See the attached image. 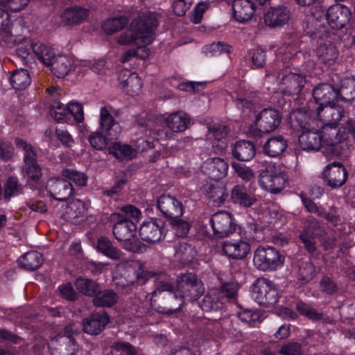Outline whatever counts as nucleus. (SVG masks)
<instances>
[{
    "label": "nucleus",
    "instance_id": "nucleus-60",
    "mask_svg": "<svg viewBox=\"0 0 355 355\" xmlns=\"http://www.w3.org/2000/svg\"><path fill=\"white\" fill-rule=\"evenodd\" d=\"M211 193L213 201L218 205L223 204L228 197L224 187H213L211 189Z\"/></svg>",
    "mask_w": 355,
    "mask_h": 355
},
{
    "label": "nucleus",
    "instance_id": "nucleus-18",
    "mask_svg": "<svg viewBox=\"0 0 355 355\" xmlns=\"http://www.w3.org/2000/svg\"><path fill=\"white\" fill-rule=\"evenodd\" d=\"M109 322L110 318L106 313H92L83 321V331L90 335H98Z\"/></svg>",
    "mask_w": 355,
    "mask_h": 355
},
{
    "label": "nucleus",
    "instance_id": "nucleus-35",
    "mask_svg": "<svg viewBox=\"0 0 355 355\" xmlns=\"http://www.w3.org/2000/svg\"><path fill=\"white\" fill-rule=\"evenodd\" d=\"M338 96L340 100L345 102L355 101V78H345L341 81L338 89Z\"/></svg>",
    "mask_w": 355,
    "mask_h": 355
},
{
    "label": "nucleus",
    "instance_id": "nucleus-64",
    "mask_svg": "<svg viewBox=\"0 0 355 355\" xmlns=\"http://www.w3.org/2000/svg\"><path fill=\"white\" fill-rule=\"evenodd\" d=\"M320 288L323 292L332 294L337 290L336 284L329 277H323L320 282Z\"/></svg>",
    "mask_w": 355,
    "mask_h": 355
},
{
    "label": "nucleus",
    "instance_id": "nucleus-11",
    "mask_svg": "<svg viewBox=\"0 0 355 355\" xmlns=\"http://www.w3.org/2000/svg\"><path fill=\"white\" fill-rule=\"evenodd\" d=\"M351 19V11L345 6L336 4L324 10V19L333 29H341Z\"/></svg>",
    "mask_w": 355,
    "mask_h": 355
},
{
    "label": "nucleus",
    "instance_id": "nucleus-63",
    "mask_svg": "<svg viewBox=\"0 0 355 355\" xmlns=\"http://www.w3.org/2000/svg\"><path fill=\"white\" fill-rule=\"evenodd\" d=\"M113 349L117 352L123 355H134L135 348L128 343L117 342L113 345Z\"/></svg>",
    "mask_w": 355,
    "mask_h": 355
},
{
    "label": "nucleus",
    "instance_id": "nucleus-48",
    "mask_svg": "<svg viewBox=\"0 0 355 355\" xmlns=\"http://www.w3.org/2000/svg\"><path fill=\"white\" fill-rule=\"evenodd\" d=\"M245 0V21L254 17V21H258L260 17H257L256 11L260 7L266 3L269 0Z\"/></svg>",
    "mask_w": 355,
    "mask_h": 355
},
{
    "label": "nucleus",
    "instance_id": "nucleus-21",
    "mask_svg": "<svg viewBox=\"0 0 355 355\" xmlns=\"http://www.w3.org/2000/svg\"><path fill=\"white\" fill-rule=\"evenodd\" d=\"M312 94L318 105L332 104L338 98V89L328 83L318 85L313 90Z\"/></svg>",
    "mask_w": 355,
    "mask_h": 355
},
{
    "label": "nucleus",
    "instance_id": "nucleus-20",
    "mask_svg": "<svg viewBox=\"0 0 355 355\" xmlns=\"http://www.w3.org/2000/svg\"><path fill=\"white\" fill-rule=\"evenodd\" d=\"M290 17V11L286 7H272L264 15V22L270 28H279L285 25Z\"/></svg>",
    "mask_w": 355,
    "mask_h": 355
},
{
    "label": "nucleus",
    "instance_id": "nucleus-2",
    "mask_svg": "<svg viewBox=\"0 0 355 355\" xmlns=\"http://www.w3.org/2000/svg\"><path fill=\"white\" fill-rule=\"evenodd\" d=\"M159 279L160 281L157 283L156 290L152 293V296L154 297L163 291H168L171 297L178 301L175 309H169L166 311L168 314L181 309L184 297H189L192 300H196L202 292L201 282L198 281L196 275L192 273L183 274L178 277V288L175 292H173L172 285L166 282L168 277L166 274H159Z\"/></svg>",
    "mask_w": 355,
    "mask_h": 355
},
{
    "label": "nucleus",
    "instance_id": "nucleus-59",
    "mask_svg": "<svg viewBox=\"0 0 355 355\" xmlns=\"http://www.w3.org/2000/svg\"><path fill=\"white\" fill-rule=\"evenodd\" d=\"M292 117L296 120L302 128H306V125L310 120V116L305 109L300 108L295 110L292 114Z\"/></svg>",
    "mask_w": 355,
    "mask_h": 355
},
{
    "label": "nucleus",
    "instance_id": "nucleus-5",
    "mask_svg": "<svg viewBox=\"0 0 355 355\" xmlns=\"http://www.w3.org/2000/svg\"><path fill=\"white\" fill-rule=\"evenodd\" d=\"M250 292L252 297L260 305L271 306L278 302V291L267 278H258L252 285Z\"/></svg>",
    "mask_w": 355,
    "mask_h": 355
},
{
    "label": "nucleus",
    "instance_id": "nucleus-36",
    "mask_svg": "<svg viewBox=\"0 0 355 355\" xmlns=\"http://www.w3.org/2000/svg\"><path fill=\"white\" fill-rule=\"evenodd\" d=\"M118 300L117 294L112 290H105L98 291L93 298V303L98 307H110L114 305Z\"/></svg>",
    "mask_w": 355,
    "mask_h": 355
},
{
    "label": "nucleus",
    "instance_id": "nucleus-3",
    "mask_svg": "<svg viewBox=\"0 0 355 355\" xmlns=\"http://www.w3.org/2000/svg\"><path fill=\"white\" fill-rule=\"evenodd\" d=\"M281 121L282 116L279 111L272 108L263 109L256 116L254 123L250 125L247 136L253 139H260L263 133L275 130Z\"/></svg>",
    "mask_w": 355,
    "mask_h": 355
},
{
    "label": "nucleus",
    "instance_id": "nucleus-28",
    "mask_svg": "<svg viewBox=\"0 0 355 355\" xmlns=\"http://www.w3.org/2000/svg\"><path fill=\"white\" fill-rule=\"evenodd\" d=\"M287 147V141L282 135L270 138L263 146V151L270 157L282 155Z\"/></svg>",
    "mask_w": 355,
    "mask_h": 355
},
{
    "label": "nucleus",
    "instance_id": "nucleus-9",
    "mask_svg": "<svg viewBox=\"0 0 355 355\" xmlns=\"http://www.w3.org/2000/svg\"><path fill=\"white\" fill-rule=\"evenodd\" d=\"M214 234L218 238H224L232 234L236 224L231 214L226 211H218L210 219Z\"/></svg>",
    "mask_w": 355,
    "mask_h": 355
},
{
    "label": "nucleus",
    "instance_id": "nucleus-26",
    "mask_svg": "<svg viewBox=\"0 0 355 355\" xmlns=\"http://www.w3.org/2000/svg\"><path fill=\"white\" fill-rule=\"evenodd\" d=\"M85 214V203L79 199L71 200L63 209L62 217L71 223H76L79 217Z\"/></svg>",
    "mask_w": 355,
    "mask_h": 355
},
{
    "label": "nucleus",
    "instance_id": "nucleus-13",
    "mask_svg": "<svg viewBox=\"0 0 355 355\" xmlns=\"http://www.w3.org/2000/svg\"><path fill=\"white\" fill-rule=\"evenodd\" d=\"M164 223L160 219H150L144 222L139 229L141 239L148 243H155L164 237Z\"/></svg>",
    "mask_w": 355,
    "mask_h": 355
},
{
    "label": "nucleus",
    "instance_id": "nucleus-1",
    "mask_svg": "<svg viewBox=\"0 0 355 355\" xmlns=\"http://www.w3.org/2000/svg\"><path fill=\"white\" fill-rule=\"evenodd\" d=\"M157 26L155 15L149 13L139 16L131 24V28L123 32L118 38V43L122 45H135L136 57L140 59L148 58L150 51L146 45L155 39V31Z\"/></svg>",
    "mask_w": 355,
    "mask_h": 355
},
{
    "label": "nucleus",
    "instance_id": "nucleus-37",
    "mask_svg": "<svg viewBox=\"0 0 355 355\" xmlns=\"http://www.w3.org/2000/svg\"><path fill=\"white\" fill-rule=\"evenodd\" d=\"M75 285L80 293L88 296H95L101 290L100 286L96 282L87 278H78Z\"/></svg>",
    "mask_w": 355,
    "mask_h": 355
},
{
    "label": "nucleus",
    "instance_id": "nucleus-56",
    "mask_svg": "<svg viewBox=\"0 0 355 355\" xmlns=\"http://www.w3.org/2000/svg\"><path fill=\"white\" fill-rule=\"evenodd\" d=\"M263 319V313L260 310L245 309V322L250 327H257Z\"/></svg>",
    "mask_w": 355,
    "mask_h": 355
},
{
    "label": "nucleus",
    "instance_id": "nucleus-34",
    "mask_svg": "<svg viewBox=\"0 0 355 355\" xmlns=\"http://www.w3.org/2000/svg\"><path fill=\"white\" fill-rule=\"evenodd\" d=\"M88 17V10L80 7L69 8L62 15V21L67 24H73L82 22Z\"/></svg>",
    "mask_w": 355,
    "mask_h": 355
},
{
    "label": "nucleus",
    "instance_id": "nucleus-7",
    "mask_svg": "<svg viewBox=\"0 0 355 355\" xmlns=\"http://www.w3.org/2000/svg\"><path fill=\"white\" fill-rule=\"evenodd\" d=\"M284 259L274 247H259L254 252L253 263L259 270L272 271L282 266Z\"/></svg>",
    "mask_w": 355,
    "mask_h": 355
},
{
    "label": "nucleus",
    "instance_id": "nucleus-24",
    "mask_svg": "<svg viewBox=\"0 0 355 355\" xmlns=\"http://www.w3.org/2000/svg\"><path fill=\"white\" fill-rule=\"evenodd\" d=\"M121 86L130 96H137L141 90L142 81L136 73L123 70L120 74Z\"/></svg>",
    "mask_w": 355,
    "mask_h": 355
},
{
    "label": "nucleus",
    "instance_id": "nucleus-46",
    "mask_svg": "<svg viewBox=\"0 0 355 355\" xmlns=\"http://www.w3.org/2000/svg\"><path fill=\"white\" fill-rule=\"evenodd\" d=\"M22 173L27 179L37 181L42 175V168L37 162L26 164L22 167Z\"/></svg>",
    "mask_w": 355,
    "mask_h": 355
},
{
    "label": "nucleus",
    "instance_id": "nucleus-43",
    "mask_svg": "<svg viewBox=\"0 0 355 355\" xmlns=\"http://www.w3.org/2000/svg\"><path fill=\"white\" fill-rule=\"evenodd\" d=\"M127 23V18L123 16L110 18L104 21L103 29L105 33L112 34L121 30Z\"/></svg>",
    "mask_w": 355,
    "mask_h": 355
},
{
    "label": "nucleus",
    "instance_id": "nucleus-47",
    "mask_svg": "<svg viewBox=\"0 0 355 355\" xmlns=\"http://www.w3.org/2000/svg\"><path fill=\"white\" fill-rule=\"evenodd\" d=\"M315 267L310 261L302 262L299 266L298 276L302 284H304L311 281L314 275Z\"/></svg>",
    "mask_w": 355,
    "mask_h": 355
},
{
    "label": "nucleus",
    "instance_id": "nucleus-40",
    "mask_svg": "<svg viewBox=\"0 0 355 355\" xmlns=\"http://www.w3.org/2000/svg\"><path fill=\"white\" fill-rule=\"evenodd\" d=\"M97 249L110 259H121V252L113 246L111 241L105 237L102 236L98 239Z\"/></svg>",
    "mask_w": 355,
    "mask_h": 355
},
{
    "label": "nucleus",
    "instance_id": "nucleus-4",
    "mask_svg": "<svg viewBox=\"0 0 355 355\" xmlns=\"http://www.w3.org/2000/svg\"><path fill=\"white\" fill-rule=\"evenodd\" d=\"M136 229L134 222L124 218L114 225L113 234L125 250L140 253L143 252L144 247L135 236Z\"/></svg>",
    "mask_w": 355,
    "mask_h": 355
},
{
    "label": "nucleus",
    "instance_id": "nucleus-57",
    "mask_svg": "<svg viewBox=\"0 0 355 355\" xmlns=\"http://www.w3.org/2000/svg\"><path fill=\"white\" fill-rule=\"evenodd\" d=\"M244 0H234L232 7V15L238 22H244Z\"/></svg>",
    "mask_w": 355,
    "mask_h": 355
},
{
    "label": "nucleus",
    "instance_id": "nucleus-10",
    "mask_svg": "<svg viewBox=\"0 0 355 355\" xmlns=\"http://www.w3.org/2000/svg\"><path fill=\"white\" fill-rule=\"evenodd\" d=\"M348 173L340 163L334 162L329 164L322 172V178L331 188H339L347 181Z\"/></svg>",
    "mask_w": 355,
    "mask_h": 355
},
{
    "label": "nucleus",
    "instance_id": "nucleus-54",
    "mask_svg": "<svg viewBox=\"0 0 355 355\" xmlns=\"http://www.w3.org/2000/svg\"><path fill=\"white\" fill-rule=\"evenodd\" d=\"M88 140L91 146L96 150H102L107 145V139L101 132H94L89 136Z\"/></svg>",
    "mask_w": 355,
    "mask_h": 355
},
{
    "label": "nucleus",
    "instance_id": "nucleus-42",
    "mask_svg": "<svg viewBox=\"0 0 355 355\" xmlns=\"http://www.w3.org/2000/svg\"><path fill=\"white\" fill-rule=\"evenodd\" d=\"M22 191V186L17 178L9 177L4 184L3 198L6 201L19 194Z\"/></svg>",
    "mask_w": 355,
    "mask_h": 355
},
{
    "label": "nucleus",
    "instance_id": "nucleus-14",
    "mask_svg": "<svg viewBox=\"0 0 355 355\" xmlns=\"http://www.w3.org/2000/svg\"><path fill=\"white\" fill-rule=\"evenodd\" d=\"M112 113V108L110 106L102 107L99 112L100 129L111 139L118 137L121 132V127L114 121Z\"/></svg>",
    "mask_w": 355,
    "mask_h": 355
},
{
    "label": "nucleus",
    "instance_id": "nucleus-44",
    "mask_svg": "<svg viewBox=\"0 0 355 355\" xmlns=\"http://www.w3.org/2000/svg\"><path fill=\"white\" fill-rule=\"evenodd\" d=\"M59 345L55 347L52 352L53 355H74L76 350V345L73 340L60 338Z\"/></svg>",
    "mask_w": 355,
    "mask_h": 355
},
{
    "label": "nucleus",
    "instance_id": "nucleus-55",
    "mask_svg": "<svg viewBox=\"0 0 355 355\" xmlns=\"http://www.w3.org/2000/svg\"><path fill=\"white\" fill-rule=\"evenodd\" d=\"M176 255L185 261H190L195 255L193 248L186 243H180L176 250Z\"/></svg>",
    "mask_w": 355,
    "mask_h": 355
},
{
    "label": "nucleus",
    "instance_id": "nucleus-19",
    "mask_svg": "<svg viewBox=\"0 0 355 355\" xmlns=\"http://www.w3.org/2000/svg\"><path fill=\"white\" fill-rule=\"evenodd\" d=\"M47 187L50 195L60 201L66 200L73 192L71 183L60 178L51 179L47 183Z\"/></svg>",
    "mask_w": 355,
    "mask_h": 355
},
{
    "label": "nucleus",
    "instance_id": "nucleus-8",
    "mask_svg": "<svg viewBox=\"0 0 355 355\" xmlns=\"http://www.w3.org/2000/svg\"><path fill=\"white\" fill-rule=\"evenodd\" d=\"M260 186L271 193H278L284 187L286 175L279 166H270L259 175Z\"/></svg>",
    "mask_w": 355,
    "mask_h": 355
},
{
    "label": "nucleus",
    "instance_id": "nucleus-6",
    "mask_svg": "<svg viewBox=\"0 0 355 355\" xmlns=\"http://www.w3.org/2000/svg\"><path fill=\"white\" fill-rule=\"evenodd\" d=\"M322 141L327 146L324 153L328 157H338L344 153L347 144L342 142L347 137L344 132L338 130L336 126H322Z\"/></svg>",
    "mask_w": 355,
    "mask_h": 355
},
{
    "label": "nucleus",
    "instance_id": "nucleus-53",
    "mask_svg": "<svg viewBox=\"0 0 355 355\" xmlns=\"http://www.w3.org/2000/svg\"><path fill=\"white\" fill-rule=\"evenodd\" d=\"M205 49L206 53L209 54L211 56H216L223 53H230L231 46L224 42H218L206 46Z\"/></svg>",
    "mask_w": 355,
    "mask_h": 355
},
{
    "label": "nucleus",
    "instance_id": "nucleus-25",
    "mask_svg": "<svg viewBox=\"0 0 355 355\" xmlns=\"http://www.w3.org/2000/svg\"><path fill=\"white\" fill-rule=\"evenodd\" d=\"M322 137L318 130H306L299 137L300 146L305 150H318L322 145Z\"/></svg>",
    "mask_w": 355,
    "mask_h": 355
},
{
    "label": "nucleus",
    "instance_id": "nucleus-52",
    "mask_svg": "<svg viewBox=\"0 0 355 355\" xmlns=\"http://www.w3.org/2000/svg\"><path fill=\"white\" fill-rule=\"evenodd\" d=\"M67 111L69 116H72L77 123H81L84 121L83 107L81 103L71 101L67 105Z\"/></svg>",
    "mask_w": 355,
    "mask_h": 355
},
{
    "label": "nucleus",
    "instance_id": "nucleus-16",
    "mask_svg": "<svg viewBox=\"0 0 355 355\" xmlns=\"http://www.w3.org/2000/svg\"><path fill=\"white\" fill-rule=\"evenodd\" d=\"M305 82L304 76L290 72L282 77L279 89L284 94L288 96L297 95L303 88Z\"/></svg>",
    "mask_w": 355,
    "mask_h": 355
},
{
    "label": "nucleus",
    "instance_id": "nucleus-62",
    "mask_svg": "<svg viewBox=\"0 0 355 355\" xmlns=\"http://www.w3.org/2000/svg\"><path fill=\"white\" fill-rule=\"evenodd\" d=\"M245 140V161L252 159L256 155L257 146L261 145L259 139Z\"/></svg>",
    "mask_w": 355,
    "mask_h": 355
},
{
    "label": "nucleus",
    "instance_id": "nucleus-32",
    "mask_svg": "<svg viewBox=\"0 0 355 355\" xmlns=\"http://www.w3.org/2000/svg\"><path fill=\"white\" fill-rule=\"evenodd\" d=\"M43 262L42 254L36 251H31L25 253L18 259V263L28 270H34L40 268Z\"/></svg>",
    "mask_w": 355,
    "mask_h": 355
},
{
    "label": "nucleus",
    "instance_id": "nucleus-51",
    "mask_svg": "<svg viewBox=\"0 0 355 355\" xmlns=\"http://www.w3.org/2000/svg\"><path fill=\"white\" fill-rule=\"evenodd\" d=\"M51 116L58 122H67L69 119L67 106L60 103H55L50 110Z\"/></svg>",
    "mask_w": 355,
    "mask_h": 355
},
{
    "label": "nucleus",
    "instance_id": "nucleus-50",
    "mask_svg": "<svg viewBox=\"0 0 355 355\" xmlns=\"http://www.w3.org/2000/svg\"><path fill=\"white\" fill-rule=\"evenodd\" d=\"M223 250L225 254L233 259H243L244 252L242 251L240 244L238 242L225 241L223 245Z\"/></svg>",
    "mask_w": 355,
    "mask_h": 355
},
{
    "label": "nucleus",
    "instance_id": "nucleus-29",
    "mask_svg": "<svg viewBox=\"0 0 355 355\" xmlns=\"http://www.w3.org/2000/svg\"><path fill=\"white\" fill-rule=\"evenodd\" d=\"M50 66L52 67L51 71L55 76L64 78L71 69L72 60L67 55H58Z\"/></svg>",
    "mask_w": 355,
    "mask_h": 355
},
{
    "label": "nucleus",
    "instance_id": "nucleus-58",
    "mask_svg": "<svg viewBox=\"0 0 355 355\" xmlns=\"http://www.w3.org/2000/svg\"><path fill=\"white\" fill-rule=\"evenodd\" d=\"M192 3L193 0H174L172 6L173 12L178 16H183Z\"/></svg>",
    "mask_w": 355,
    "mask_h": 355
},
{
    "label": "nucleus",
    "instance_id": "nucleus-38",
    "mask_svg": "<svg viewBox=\"0 0 355 355\" xmlns=\"http://www.w3.org/2000/svg\"><path fill=\"white\" fill-rule=\"evenodd\" d=\"M10 81L13 88L20 90L26 89L31 80L28 71L19 69L12 73Z\"/></svg>",
    "mask_w": 355,
    "mask_h": 355
},
{
    "label": "nucleus",
    "instance_id": "nucleus-49",
    "mask_svg": "<svg viewBox=\"0 0 355 355\" xmlns=\"http://www.w3.org/2000/svg\"><path fill=\"white\" fill-rule=\"evenodd\" d=\"M239 289L238 284L234 282L225 284L218 294L220 300L224 301L225 304L230 300H234Z\"/></svg>",
    "mask_w": 355,
    "mask_h": 355
},
{
    "label": "nucleus",
    "instance_id": "nucleus-39",
    "mask_svg": "<svg viewBox=\"0 0 355 355\" xmlns=\"http://www.w3.org/2000/svg\"><path fill=\"white\" fill-rule=\"evenodd\" d=\"M200 307L204 311H218L224 307L225 302L220 300L219 296L213 294H207L199 302Z\"/></svg>",
    "mask_w": 355,
    "mask_h": 355
},
{
    "label": "nucleus",
    "instance_id": "nucleus-23",
    "mask_svg": "<svg viewBox=\"0 0 355 355\" xmlns=\"http://www.w3.org/2000/svg\"><path fill=\"white\" fill-rule=\"evenodd\" d=\"M324 10L320 7H315L313 10L306 15L303 21L304 29L308 34H315L318 30L324 26Z\"/></svg>",
    "mask_w": 355,
    "mask_h": 355
},
{
    "label": "nucleus",
    "instance_id": "nucleus-41",
    "mask_svg": "<svg viewBox=\"0 0 355 355\" xmlns=\"http://www.w3.org/2000/svg\"><path fill=\"white\" fill-rule=\"evenodd\" d=\"M15 145L24 152L23 162L24 164L37 162V155L35 148L26 141L21 139H15Z\"/></svg>",
    "mask_w": 355,
    "mask_h": 355
},
{
    "label": "nucleus",
    "instance_id": "nucleus-30",
    "mask_svg": "<svg viewBox=\"0 0 355 355\" xmlns=\"http://www.w3.org/2000/svg\"><path fill=\"white\" fill-rule=\"evenodd\" d=\"M318 227H319L318 221L313 220L300 235V239L304 244V247L310 253H313L317 248L313 230Z\"/></svg>",
    "mask_w": 355,
    "mask_h": 355
},
{
    "label": "nucleus",
    "instance_id": "nucleus-12",
    "mask_svg": "<svg viewBox=\"0 0 355 355\" xmlns=\"http://www.w3.org/2000/svg\"><path fill=\"white\" fill-rule=\"evenodd\" d=\"M343 114V108L335 104L318 105L316 107V116L322 123V126H337Z\"/></svg>",
    "mask_w": 355,
    "mask_h": 355
},
{
    "label": "nucleus",
    "instance_id": "nucleus-31",
    "mask_svg": "<svg viewBox=\"0 0 355 355\" xmlns=\"http://www.w3.org/2000/svg\"><path fill=\"white\" fill-rule=\"evenodd\" d=\"M316 55L323 64L331 66L336 61L338 52L331 44L319 46L316 49Z\"/></svg>",
    "mask_w": 355,
    "mask_h": 355
},
{
    "label": "nucleus",
    "instance_id": "nucleus-45",
    "mask_svg": "<svg viewBox=\"0 0 355 355\" xmlns=\"http://www.w3.org/2000/svg\"><path fill=\"white\" fill-rule=\"evenodd\" d=\"M62 175L68 182L71 181L78 187H83L87 182V176L85 173L75 170L64 169Z\"/></svg>",
    "mask_w": 355,
    "mask_h": 355
},
{
    "label": "nucleus",
    "instance_id": "nucleus-27",
    "mask_svg": "<svg viewBox=\"0 0 355 355\" xmlns=\"http://www.w3.org/2000/svg\"><path fill=\"white\" fill-rule=\"evenodd\" d=\"M31 51L37 59L44 65L49 67L54 60L56 53L50 46L43 43L31 44Z\"/></svg>",
    "mask_w": 355,
    "mask_h": 355
},
{
    "label": "nucleus",
    "instance_id": "nucleus-61",
    "mask_svg": "<svg viewBox=\"0 0 355 355\" xmlns=\"http://www.w3.org/2000/svg\"><path fill=\"white\" fill-rule=\"evenodd\" d=\"M279 352L282 355H301L302 347L297 343H291L283 345Z\"/></svg>",
    "mask_w": 355,
    "mask_h": 355
},
{
    "label": "nucleus",
    "instance_id": "nucleus-33",
    "mask_svg": "<svg viewBox=\"0 0 355 355\" xmlns=\"http://www.w3.org/2000/svg\"><path fill=\"white\" fill-rule=\"evenodd\" d=\"M109 153L120 159H131L136 156L137 151L128 144L114 142L108 148Z\"/></svg>",
    "mask_w": 355,
    "mask_h": 355
},
{
    "label": "nucleus",
    "instance_id": "nucleus-22",
    "mask_svg": "<svg viewBox=\"0 0 355 355\" xmlns=\"http://www.w3.org/2000/svg\"><path fill=\"white\" fill-rule=\"evenodd\" d=\"M190 121V116L182 110L168 114L164 119L166 125L177 133L184 132L189 128Z\"/></svg>",
    "mask_w": 355,
    "mask_h": 355
},
{
    "label": "nucleus",
    "instance_id": "nucleus-15",
    "mask_svg": "<svg viewBox=\"0 0 355 355\" xmlns=\"http://www.w3.org/2000/svg\"><path fill=\"white\" fill-rule=\"evenodd\" d=\"M202 172L209 178L219 180L224 178L228 170L227 163L221 158H209L201 166Z\"/></svg>",
    "mask_w": 355,
    "mask_h": 355
},
{
    "label": "nucleus",
    "instance_id": "nucleus-17",
    "mask_svg": "<svg viewBox=\"0 0 355 355\" xmlns=\"http://www.w3.org/2000/svg\"><path fill=\"white\" fill-rule=\"evenodd\" d=\"M157 207L163 215L168 218H178L183 214L182 203L169 195H162L157 200Z\"/></svg>",
    "mask_w": 355,
    "mask_h": 355
}]
</instances>
